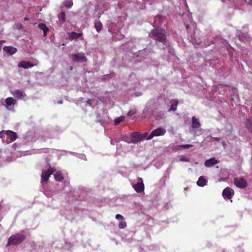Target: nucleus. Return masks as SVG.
I'll list each match as a JSON object with an SVG mask.
<instances>
[{"instance_id":"f257e3e1","label":"nucleus","mask_w":252,"mask_h":252,"mask_svg":"<svg viewBox=\"0 0 252 252\" xmlns=\"http://www.w3.org/2000/svg\"><path fill=\"white\" fill-rule=\"evenodd\" d=\"M165 30L161 28H155L149 33V36L156 42H161L163 45L167 44V35Z\"/></svg>"},{"instance_id":"f03ea898","label":"nucleus","mask_w":252,"mask_h":252,"mask_svg":"<svg viewBox=\"0 0 252 252\" xmlns=\"http://www.w3.org/2000/svg\"><path fill=\"white\" fill-rule=\"evenodd\" d=\"M25 238V236L21 234L13 235L9 238L6 246L18 245L23 242Z\"/></svg>"},{"instance_id":"7ed1b4c3","label":"nucleus","mask_w":252,"mask_h":252,"mask_svg":"<svg viewBox=\"0 0 252 252\" xmlns=\"http://www.w3.org/2000/svg\"><path fill=\"white\" fill-rule=\"evenodd\" d=\"M166 130L162 127H158L153 130L152 132L149 134L148 137L147 138V140H150L155 136H162L166 133Z\"/></svg>"},{"instance_id":"20e7f679","label":"nucleus","mask_w":252,"mask_h":252,"mask_svg":"<svg viewBox=\"0 0 252 252\" xmlns=\"http://www.w3.org/2000/svg\"><path fill=\"white\" fill-rule=\"evenodd\" d=\"M234 184L237 187L240 189L245 188L248 185L246 180L242 177L235 178Z\"/></svg>"},{"instance_id":"39448f33","label":"nucleus","mask_w":252,"mask_h":252,"mask_svg":"<svg viewBox=\"0 0 252 252\" xmlns=\"http://www.w3.org/2000/svg\"><path fill=\"white\" fill-rule=\"evenodd\" d=\"M72 59L76 62H87V58L83 53L78 54H72L71 55Z\"/></svg>"},{"instance_id":"423d86ee","label":"nucleus","mask_w":252,"mask_h":252,"mask_svg":"<svg viewBox=\"0 0 252 252\" xmlns=\"http://www.w3.org/2000/svg\"><path fill=\"white\" fill-rule=\"evenodd\" d=\"M234 190L229 187L225 188L222 191V196L225 199H231L234 195Z\"/></svg>"},{"instance_id":"0eeeda50","label":"nucleus","mask_w":252,"mask_h":252,"mask_svg":"<svg viewBox=\"0 0 252 252\" xmlns=\"http://www.w3.org/2000/svg\"><path fill=\"white\" fill-rule=\"evenodd\" d=\"M55 170L50 167L47 171H42V173L41 175V179L43 180L44 182H47L50 176L54 173Z\"/></svg>"},{"instance_id":"6e6552de","label":"nucleus","mask_w":252,"mask_h":252,"mask_svg":"<svg viewBox=\"0 0 252 252\" xmlns=\"http://www.w3.org/2000/svg\"><path fill=\"white\" fill-rule=\"evenodd\" d=\"M13 96L19 99H23L25 97L26 94L20 90H16L11 92Z\"/></svg>"},{"instance_id":"1a4fd4ad","label":"nucleus","mask_w":252,"mask_h":252,"mask_svg":"<svg viewBox=\"0 0 252 252\" xmlns=\"http://www.w3.org/2000/svg\"><path fill=\"white\" fill-rule=\"evenodd\" d=\"M5 133L10 140V142H7V143L13 142L16 140L17 138V133L11 130H6L5 131Z\"/></svg>"},{"instance_id":"9d476101","label":"nucleus","mask_w":252,"mask_h":252,"mask_svg":"<svg viewBox=\"0 0 252 252\" xmlns=\"http://www.w3.org/2000/svg\"><path fill=\"white\" fill-rule=\"evenodd\" d=\"M218 163H219V161L215 158H212L206 160L204 162V165L207 167H210Z\"/></svg>"},{"instance_id":"9b49d317","label":"nucleus","mask_w":252,"mask_h":252,"mask_svg":"<svg viewBox=\"0 0 252 252\" xmlns=\"http://www.w3.org/2000/svg\"><path fill=\"white\" fill-rule=\"evenodd\" d=\"M133 188L137 192L140 193L144 190V185L142 182H138L133 185Z\"/></svg>"},{"instance_id":"f8f14e48","label":"nucleus","mask_w":252,"mask_h":252,"mask_svg":"<svg viewBox=\"0 0 252 252\" xmlns=\"http://www.w3.org/2000/svg\"><path fill=\"white\" fill-rule=\"evenodd\" d=\"M3 50L10 55H12L15 54L17 51V48L10 46H5L3 48Z\"/></svg>"},{"instance_id":"ddd939ff","label":"nucleus","mask_w":252,"mask_h":252,"mask_svg":"<svg viewBox=\"0 0 252 252\" xmlns=\"http://www.w3.org/2000/svg\"><path fill=\"white\" fill-rule=\"evenodd\" d=\"M5 107L7 109H8L9 106L14 105L16 103V101L13 97H9L5 99Z\"/></svg>"},{"instance_id":"4468645a","label":"nucleus","mask_w":252,"mask_h":252,"mask_svg":"<svg viewBox=\"0 0 252 252\" xmlns=\"http://www.w3.org/2000/svg\"><path fill=\"white\" fill-rule=\"evenodd\" d=\"M192 125L191 127L193 129H196L199 128L201 126V124L197 118L193 116L191 119Z\"/></svg>"},{"instance_id":"2eb2a0df","label":"nucleus","mask_w":252,"mask_h":252,"mask_svg":"<svg viewBox=\"0 0 252 252\" xmlns=\"http://www.w3.org/2000/svg\"><path fill=\"white\" fill-rule=\"evenodd\" d=\"M245 125L248 131L252 133V118H247L245 122Z\"/></svg>"},{"instance_id":"dca6fc26","label":"nucleus","mask_w":252,"mask_h":252,"mask_svg":"<svg viewBox=\"0 0 252 252\" xmlns=\"http://www.w3.org/2000/svg\"><path fill=\"white\" fill-rule=\"evenodd\" d=\"M18 66L19 67H22L26 69L33 66V65L30 62L23 61L19 63Z\"/></svg>"},{"instance_id":"f3484780","label":"nucleus","mask_w":252,"mask_h":252,"mask_svg":"<svg viewBox=\"0 0 252 252\" xmlns=\"http://www.w3.org/2000/svg\"><path fill=\"white\" fill-rule=\"evenodd\" d=\"M38 27L40 30L43 31L44 36H46L47 33L49 30L48 28L46 26V25L43 23H40L38 24Z\"/></svg>"},{"instance_id":"a211bd4d","label":"nucleus","mask_w":252,"mask_h":252,"mask_svg":"<svg viewBox=\"0 0 252 252\" xmlns=\"http://www.w3.org/2000/svg\"><path fill=\"white\" fill-rule=\"evenodd\" d=\"M206 183L207 181L203 176H200L197 182V185L201 187L205 186Z\"/></svg>"},{"instance_id":"6ab92c4d","label":"nucleus","mask_w":252,"mask_h":252,"mask_svg":"<svg viewBox=\"0 0 252 252\" xmlns=\"http://www.w3.org/2000/svg\"><path fill=\"white\" fill-rule=\"evenodd\" d=\"M82 36V33H77V32H72L69 33V36L71 39H77Z\"/></svg>"},{"instance_id":"aec40b11","label":"nucleus","mask_w":252,"mask_h":252,"mask_svg":"<svg viewBox=\"0 0 252 252\" xmlns=\"http://www.w3.org/2000/svg\"><path fill=\"white\" fill-rule=\"evenodd\" d=\"M164 19V17L161 15L157 16L155 18L154 24L156 25H158L160 24V23Z\"/></svg>"},{"instance_id":"412c9836","label":"nucleus","mask_w":252,"mask_h":252,"mask_svg":"<svg viewBox=\"0 0 252 252\" xmlns=\"http://www.w3.org/2000/svg\"><path fill=\"white\" fill-rule=\"evenodd\" d=\"M54 176L56 181L62 182L63 180V177L60 172H56Z\"/></svg>"},{"instance_id":"4be33fe9","label":"nucleus","mask_w":252,"mask_h":252,"mask_svg":"<svg viewBox=\"0 0 252 252\" xmlns=\"http://www.w3.org/2000/svg\"><path fill=\"white\" fill-rule=\"evenodd\" d=\"M65 13L64 12H61L58 14V18L61 23L63 24L65 22Z\"/></svg>"},{"instance_id":"5701e85b","label":"nucleus","mask_w":252,"mask_h":252,"mask_svg":"<svg viewBox=\"0 0 252 252\" xmlns=\"http://www.w3.org/2000/svg\"><path fill=\"white\" fill-rule=\"evenodd\" d=\"M102 27V24L101 22L97 21L94 23V27L98 32L101 31Z\"/></svg>"},{"instance_id":"b1692460","label":"nucleus","mask_w":252,"mask_h":252,"mask_svg":"<svg viewBox=\"0 0 252 252\" xmlns=\"http://www.w3.org/2000/svg\"><path fill=\"white\" fill-rule=\"evenodd\" d=\"M133 142H138L142 140V135L137 133L133 134L132 136Z\"/></svg>"},{"instance_id":"393cba45","label":"nucleus","mask_w":252,"mask_h":252,"mask_svg":"<svg viewBox=\"0 0 252 252\" xmlns=\"http://www.w3.org/2000/svg\"><path fill=\"white\" fill-rule=\"evenodd\" d=\"M63 5L67 8H70L73 5L72 0H64L63 1Z\"/></svg>"},{"instance_id":"a878e982","label":"nucleus","mask_w":252,"mask_h":252,"mask_svg":"<svg viewBox=\"0 0 252 252\" xmlns=\"http://www.w3.org/2000/svg\"><path fill=\"white\" fill-rule=\"evenodd\" d=\"M193 146L192 145L190 144H185V145H181L179 146H176L177 150H179L180 148H183L184 149H188Z\"/></svg>"},{"instance_id":"bb28decb","label":"nucleus","mask_w":252,"mask_h":252,"mask_svg":"<svg viewBox=\"0 0 252 252\" xmlns=\"http://www.w3.org/2000/svg\"><path fill=\"white\" fill-rule=\"evenodd\" d=\"M126 226V223L125 221V219L120 220L119 224V228L120 229H124Z\"/></svg>"},{"instance_id":"cd10ccee","label":"nucleus","mask_w":252,"mask_h":252,"mask_svg":"<svg viewBox=\"0 0 252 252\" xmlns=\"http://www.w3.org/2000/svg\"><path fill=\"white\" fill-rule=\"evenodd\" d=\"M178 102L177 101H176L175 102V104H172L171 106L170 109L169 110V111H175L177 109L176 106L178 105Z\"/></svg>"},{"instance_id":"c85d7f7f","label":"nucleus","mask_w":252,"mask_h":252,"mask_svg":"<svg viewBox=\"0 0 252 252\" xmlns=\"http://www.w3.org/2000/svg\"><path fill=\"white\" fill-rule=\"evenodd\" d=\"M124 120V118L123 117H120L116 118L115 120V125H118Z\"/></svg>"},{"instance_id":"c756f323","label":"nucleus","mask_w":252,"mask_h":252,"mask_svg":"<svg viewBox=\"0 0 252 252\" xmlns=\"http://www.w3.org/2000/svg\"><path fill=\"white\" fill-rule=\"evenodd\" d=\"M136 111L135 109H132L129 110L127 113V116H132V115H134L136 113Z\"/></svg>"},{"instance_id":"7c9ffc66","label":"nucleus","mask_w":252,"mask_h":252,"mask_svg":"<svg viewBox=\"0 0 252 252\" xmlns=\"http://www.w3.org/2000/svg\"><path fill=\"white\" fill-rule=\"evenodd\" d=\"M115 218L117 220H122L124 219V217L120 214L116 215Z\"/></svg>"},{"instance_id":"2f4dec72","label":"nucleus","mask_w":252,"mask_h":252,"mask_svg":"<svg viewBox=\"0 0 252 252\" xmlns=\"http://www.w3.org/2000/svg\"><path fill=\"white\" fill-rule=\"evenodd\" d=\"M142 135V140L143 139H145V138H146L147 139V138L148 137L149 135H148V132H145L143 134V135Z\"/></svg>"},{"instance_id":"473e14b6","label":"nucleus","mask_w":252,"mask_h":252,"mask_svg":"<svg viewBox=\"0 0 252 252\" xmlns=\"http://www.w3.org/2000/svg\"><path fill=\"white\" fill-rule=\"evenodd\" d=\"M23 26V25L20 24V23H18L17 24V28L19 30H21V29H22Z\"/></svg>"},{"instance_id":"72a5a7b5","label":"nucleus","mask_w":252,"mask_h":252,"mask_svg":"<svg viewBox=\"0 0 252 252\" xmlns=\"http://www.w3.org/2000/svg\"><path fill=\"white\" fill-rule=\"evenodd\" d=\"M87 103L90 106H92V101L91 99H89L87 101Z\"/></svg>"},{"instance_id":"f704fd0d","label":"nucleus","mask_w":252,"mask_h":252,"mask_svg":"<svg viewBox=\"0 0 252 252\" xmlns=\"http://www.w3.org/2000/svg\"><path fill=\"white\" fill-rule=\"evenodd\" d=\"M213 139L216 141H218V142H219L220 141V138H219V137H213Z\"/></svg>"},{"instance_id":"c9c22d12","label":"nucleus","mask_w":252,"mask_h":252,"mask_svg":"<svg viewBox=\"0 0 252 252\" xmlns=\"http://www.w3.org/2000/svg\"><path fill=\"white\" fill-rule=\"evenodd\" d=\"M4 131L2 130V131H1L0 132V137L1 138H2V133Z\"/></svg>"},{"instance_id":"e433bc0d","label":"nucleus","mask_w":252,"mask_h":252,"mask_svg":"<svg viewBox=\"0 0 252 252\" xmlns=\"http://www.w3.org/2000/svg\"><path fill=\"white\" fill-rule=\"evenodd\" d=\"M24 20L25 21H28V20H29V19L28 17H25L24 18Z\"/></svg>"},{"instance_id":"4c0bfd02","label":"nucleus","mask_w":252,"mask_h":252,"mask_svg":"<svg viewBox=\"0 0 252 252\" xmlns=\"http://www.w3.org/2000/svg\"><path fill=\"white\" fill-rule=\"evenodd\" d=\"M111 144H112V145H114V141H113V140H111Z\"/></svg>"},{"instance_id":"58836bf2","label":"nucleus","mask_w":252,"mask_h":252,"mask_svg":"<svg viewBox=\"0 0 252 252\" xmlns=\"http://www.w3.org/2000/svg\"><path fill=\"white\" fill-rule=\"evenodd\" d=\"M70 70H72L73 69V67L72 66H70Z\"/></svg>"},{"instance_id":"ea45409f","label":"nucleus","mask_w":252,"mask_h":252,"mask_svg":"<svg viewBox=\"0 0 252 252\" xmlns=\"http://www.w3.org/2000/svg\"><path fill=\"white\" fill-rule=\"evenodd\" d=\"M139 180H141V181H142V179H141V178H139Z\"/></svg>"},{"instance_id":"a19ab883","label":"nucleus","mask_w":252,"mask_h":252,"mask_svg":"<svg viewBox=\"0 0 252 252\" xmlns=\"http://www.w3.org/2000/svg\"><path fill=\"white\" fill-rule=\"evenodd\" d=\"M186 28H189V26H188V25H187V26H186Z\"/></svg>"},{"instance_id":"79ce46f5","label":"nucleus","mask_w":252,"mask_h":252,"mask_svg":"<svg viewBox=\"0 0 252 252\" xmlns=\"http://www.w3.org/2000/svg\"><path fill=\"white\" fill-rule=\"evenodd\" d=\"M195 133H196V131H194V135L195 134Z\"/></svg>"},{"instance_id":"37998d69","label":"nucleus","mask_w":252,"mask_h":252,"mask_svg":"<svg viewBox=\"0 0 252 252\" xmlns=\"http://www.w3.org/2000/svg\"><path fill=\"white\" fill-rule=\"evenodd\" d=\"M183 160L186 161V159H185V158H183Z\"/></svg>"},{"instance_id":"c03bdc74","label":"nucleus","mask_w":252,"mask_h":252,"mask_svg":"<svg viewBox=\"0 0 252 252\" xmlns=\"http://www.w3.org/2000/svg\"><path fill=\"white\" fill-rule=\"evenodd\" d=\"M183 160L186 161V159H185V158H183Z\"/></svg>"}]
</instances>
